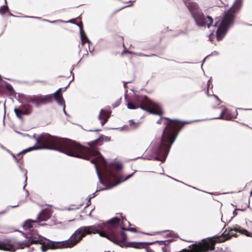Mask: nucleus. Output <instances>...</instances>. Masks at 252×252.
<instances>
[{
	"mask_svg": "<svg viewBox=\"0 0 252 252\" xmlns=\"http://www.w3.org/2000/svg\"><path fill=\"white\" fill-rule=\"evenodd\" d=\"M110 140V137L102 135L95 140L88 142L87 144L90 148H88L68 139L53 136L48 133H42L36 139L37 145L23 150L22 153L39 149H51L64 153L69 156L90 160L91 162L94 164L100 179L101 177L98 170V164L103 163L104 164L103 169L104 174L108 179L114 180L115 182L114 186H116L133 176L135 172L126 177L122 175L118 177L113 168L119 171L123 167L122 164L112 163L110 166L106 164L105 159L96 146L101 145L104 141Z\"/></svg>",
	"mask_w": 252,
	"mask_h": 252,
	"instance_id": "1",
	"label": "nucleus"
},
{
	"mask_svg": "<svg viewBox=\"0 0 252 252\" xmlns=\"http://www.w3.org/2000/svg\"><path fill=\"white\" fill-rule=\"evenodd\" d=\"M126 218L120 219L114 217L105 223L93 225L81 226L78 228L72 234L71 240L66 241L67 247H74L78 244L87 235L98 233L105 237L116 244L123 247H131L136 249L146 248V244L143 242H129L126 243V234L119 229L120 226L123 230L137 232L134 227H125Z\"/></svg>",
	"mask_w": 252,
	"mask_h": 252,
	"instance_id": "2",
	"label": "nucleus"
},
{
	"mask_svg": "<svg viewBox=\"0 0 252 252\" xmlns=\"http://www.w3.org/2000/svg\"><path fill=\"white\" fill-rule=\"evenodd\" d=\"M51 216L50 211L47 209H44L39 214L37 217V220H29L26 221L23 224V228L25 230H29L31 231L28 236L29 238L28 240H25L17 243L18 247L21 249L25 247H29L33 244H39L41 245L40 248L43 252H46L48 249H56L72 248L73 247H67V244L65 243L66 241L71 240L72 235L70 238L66 241L62 242H53L46 239L43 240L42 237L39 235L36 231L33 230V228L38 227L39 224L38 222L41 221H46L48 220Z\"/></svg>",
	"mask_w": 252,
	"mask_h": 252,
	"instance_id": "3",
	"label": "nucleus"
},
{
	"mask_svg": "<svg viewBox=\"0 0 252 252\" xmlns=\"http://www.w3.org/2000/svg\"><path fill=\"white\" fill-rule=\"evenodd\" d=\"M163 120H167L164 124L165 126L163 129L160 144L155 150V153L158 157V159L164 161L174 142L180 131L185 124L188 122H182L176 119H171L167 117H162L158 121V124H161Z\"/></svg>",
	"mask_w": 252,
	"mask_h": 252,
	"instance_id": "4",
	"label": "nucleus"
},
{
	"mask_svg": "<svg viewBox=\"0 0 252 252\" xmlns=\"http://www.w3.org/2000/svg\"><path fill=\"white\" fill-rule=\"evenodd\" d=\"M57 103L63 106L65 108V102L62 94V89H59L54 94L47 95H33L27 98V100L29 103H32L35 105L36 107H39L41 105H45L48 103H52L53 99Z\"/></svg>",
	"mask_w": 252,
	"mask_h": 252,
	"instance_id": "5",
	"label": "nucleus"
},
{
	"mask_svg": "<svg viewBox=\"0 0 252 252\" xmlns=\"http://www.w3.org/2000/svg\"><path fill=\"white\" fill-rule=\"evenodd\" d=\"M219 19L216 18V22L213 25L214 27H217L216 37L218 41L222 40L226 35L229 27L234 21V17H219Z\"/></svg>",
	"mask_w": 252,
	"mask_h": 252,
	"instance_id": "6",
	"label": "nucleus"
},
{
	"mask_svg": "<svg viewBox=\"0 0 252 252\" xmlns=\"http://www.w3.org/2000/svg\"><path fill=\"white\" fill-rule=\"evenodd\" d=\"M216 243L212 238L204 239L190 246V249H184L179 252H208L214 250Z\"/></svg>",
	"mask_w": 252,
	"mask_h": 252,
	"instance_id": "7",
	"label": "nucleus"
},
{
	"mask_svg": "<svg viewBox=\"0 0 252 252\" xmlns=\"http://www.w3.org/2000/svg\"><path fill=\"white\" fill-rule=\"evenodd\" d=\"M138 101L143 104L141 107V109L142 110L160 116L163 115V111L161 107L159 105L152 101L147 96L140 97Z\"/></svg>",
	"mask_w": 252,
	"mask_h": 252,
	"instance_id": "8",
	"label": "nucleus"
},
{
	"mask_svg": "<svg viewBox=\"0 0 252 252\" xmlns=\"http://www.w3.org/2000/svg\"><path fill=\"white\" fill-rule=\"evenodd\" d=\"M233 231L238 232L247 236L252 237V233L251 232L239 226L238 228L233 229L230 228H226L222 235L219 238V241L220 242H223L230 239L232 237H237L236 233H233Z\"/></svg>",
	"mask_w": 252,
	"mask_h": 252,
	"instance_id": "9",
	"label": "nucleus"
},
{
	"mask_svg": "<svg viewBox=\"0 0 252 252\" xmlns=\"http://www.w3.org/2000/svg\"><path fill=\"white\" fill-rule=\"evenodd\" d=\"M184 3L192 16H204L198 4L191 0H185Z\"/></svg>",
	"mask_w": 252,
	"mask_h": 252,
	"instance_id": "10",
	"label": "nucleus"
},
{
	"mask_svg": "<svg viewBox=\"0 0 252 252\" xmlns=\"http://www.w3.org/2000/svg\"><path fill=\"white\" fill-rule=\"evenodd\" d=\"M196 25L199 27H207L212 25L213 20L212 17H193Z\"/></svg>",
	"mask_w": 252,
	"mask_h": 252,
	"instance_id": "11",
	"label": "nucleus"
},
{
	"mask_svg": "<svg viewBox=\"0 0 252 252\" xmlns=\"http://www.w3.org/2000/svg\"><path fill=\"white\" fill-rule=\"evenodd\" d=\"M71 23L76 24L80 29V33L81 36V40L83 43L89 42V39L88 38L84 30L83 27V23L81 21V17H78L76 19H72L70 20Z\"/></svg>",
	"mask_w": 252,
	"mask_h": 252,
	"instance_id": "12",
	"label": "nucleus"
},
{
	"mask_svg": "<svg viewBox=\"0 0 252 252\" xmlns=\"http://www.w3.org/2000/svg\"><path fill=\"white\" fill-rule=\"evenodd\" d=\"M243 0H235L233 5L223 16H234L238 13L242 5Z\"/></svg>",
	"mask_w": 252,
	"mask_h": 252,
	"instance_id": "13",
	"label": "nucleus"
},
{
	"mask_svg": "<svg viewBox=\"0 0 252 252\" xmlns=\"http://www.w3.org/2000/svg\"><path fill=\"white\" fill-rule=\"evenodd\" d=\"M110 111L105 110L104 109L100 110L98 118L100 121L102 126L104 125V124L107 122L110 116Z\"/></svg>",
	"mask_w": 252,
	"mask_h": 252,
	"instance_id": "14",
	"label": "nucleus"
},
{
	"mask_svg": "<svg viewBox=\"0 0 252 252\" xmlns=\"http://www.w3.org/2000/svg\"><path fill=\"white\" fill-rule=\"evenodd\" d=\"M0 250L14 252L15 248L10 240H5L0 242Z\"/></svg>",
	"mask_w": 252,
	"mask_h": 252,
	"instance_id": "15",
	"label": "nucleus"
},
{
	"mask_svg": "<svg viewBox=\"0 0 252 252\" xmlns=\"http://www.w3.org/2000/svg\"><path fill=\"white\" fill-rule=\"evenodd\" d=\"M140 97H145V96L140 95V96H136L134 99V102H128L127 104V108L129 109H135L138 108H140L143 104L142 103H141L138 101V99Z\"/></svg>",
	"mask_w": 252,
	"mask_h": 252,
	"instance_id": "16",
	"label": "nucleus"
},
{
	"mask_svg": "<svg viewBox=\"0 0 252 252\" xmlns=\"http://www.w3.org/2000/svg\"><path fill=\"white\" fill-rule=\"evenodd\" d=\"M217 118L225 120H233L234 117L232 114L228 112L226 109H224L221 111L219 117Z\"/></svg>",
	"mask_w": 252,
	"mask_h": 252,
	"instance_id": "17",
	"label": "nucleus"
},
{
	"mask_svg": "<svg viewBox=\"0 0 252 252\" xmlns=\"http://www.w3.org/2000/svg\"><path fill=\"white\" fill-rule=\"evenodd\" d=\"M25 115H29L32 111V106L29 104L26 103L25 104L21 105L19 107Z\"/></svg>",
	"mask_w": 252,
	"mask_h": 252,
	"instance_id": "18",
	"label": "nucleus"
},
{
	"mask_svg": "<svg viewBox=\"0 0 252 252\" xmlns=\"http://www.w3.org/2000/svg\"><path fill=\"white\" fill-rule=\"evenodd\" d=\"M173 240V239H170L166 241H157V243H159L160 245H164V246L162 248V251L163 252H169V248L168 247V245L169 243L171 242H172Z\"/></svg>",
	"mask_w": 252,
	"mask_h": 252,
	"instance_id": "19",
	"label": "nucleus"
},
{
	"mask_svg": "<svg viewBox=\"0 0 252 252\" xmlns=\"http://www.w3.org/2000/svg\"><path fill=\"white\" fill-rule=\"evenodd\" d=\"M5 0V5H3L0 7V14L3 15V14H5L7 12L9 13L10 16H14V15H13L12 14H11V13L9 12L8 6L7 5L6 0Z\"/></svg>",
	"mask_w": 252,
	"mask_h": 252,
	"instance_id": "20",
	"label": "nucleus"
},
{
	"mask_svg": "<svg viewBox=\"0 0 252 252\" xmlns=\"http://www.w3.org/2000/svg\"><path fill=\"white\" fill-rule=\"evenodd\" d=\"M14 111L15 113L16 116L19 119H21L22 118V116L25 115L24 113L20 109H19L18 107H15L14 109Z\"/></svg>",
	"mask_w": 252,
	"mask_h": 252,
	"instance_id": "21",
	"label": "nucleus"
},
{
	"mask_svg": "<svg viewBox=\"0 0 252 252\" xmlns=\"http://www.w3.org/2000/svg\"><path fill=\"white\" fill-rule=\"evenodd\" d=\"M6 88L10 93L11 95L14 96H16V93L12 86L10 84H7L6 85Z\"/></svg>",
	"mask_w": 252,
	"mask_h": 252,
	"instance_id": "22",
	"label": "nucleus"
},
{
	"mask_svg": "<svg viewBox=\"0 0 252 252\" xmlns=\"http://www.w3.org/2000/svg\"><path fill=\"white\" fill-rule=\"evenodd\" d=\"M120 38L121 39V40L123 41H124V39L122 37H120ZM123 46L124 47V48H125V50L122 52L121 53V55L123 56L125 53H128L129 51L126 50V47H125V44L124 43V42H123Z\"/></svg>",
	"mask_w": 252,
	"mask_h": 252,
	"instance_id": "23",
	"label": "nucleus"
},
{
	"mask_svg": "<svg viewBox=\"0 0 252 252\" xmlns=\"http://www.w3.org/2000/svg\"><path fill=\"white\" fill-rule=\"evenodd\" d=\"M129 124L131 127H134V128L137 127L139 125L138 123H134L132 120L129 121Z\"/></svg>",
	"mask_w": 252,
	"mask_h": 252,
	"instance_id": "24",
	"label": "nucleus"
},
{
	"mask_svg": "<svg viewBox=\"0 0 252 252\" xmlns=\"http://www.w3.org/2000/svg\"><path fill=\"white\" fill-rule=\"evenodd\" d=\"M213 99H214V100L216 101V103L218 104H220V100L219 98V97L217 96L214 95L213 97Z\"/></svg>",
	"mask_w": 252,
	"mask_h": 252,
	"instance_id": "25",
	"label": "nucleus"
},
{
	"mask_svg": "<svg viewBox=\"0 0 252 252\" xmlns=\"http://www.w3.org/2000/svg\"><path fill=\"white\" fill-rule=\"evenodd\" d=\"M146 251L147 252H154L150 248H146Z\"/></svg>",
	"mask_w": 252,
	"mask_h": 252,
	"instance_id": "26",
	"label": "nucleus"
},
{
	"mask_svg": "<svg viewBox=\"0 0 252 252\" xmlns=\"http://www.w3.org/2000/svg\"><path fill=\"white\" fill-rule=\"evenodd\" d=\"M237 210H241V211H244L245 209H236L234 212H233V214L234 215V216H236L237 213Z\"/></svg>",
	"mask_w": 252,
	"mask_h": 252,
	"instance_id": "27",
	"label": "nucleus"
},
{
	"mask_svg": "<svg viewBox=\"0 0 252 252\" xmlns=\"http://www.w3.org/2000/svg\"><path fill=\"white\" fill-rule=\"evenodd\" d=\"M120 103L119 102H117L115 104L113 105V107H115L118 106L119 105Z\"/></svg>",
	"mask_w": 252,
	"mask_h": 252,
	"instance_id": "28",
	"label": "nucleus"
},
{
	"mask_svg": "<svg viewBox=\"0 0 252 252\" xmlns=\"http://www.w3.org/2000/svg\"><path fill=\"white\" fill-rule=\"evenodd\" d=\"M214 36V34L213 33H211L209 35L210 39L211 40V38Z\"/></svg>",
	"mask_w": 252,
	"mask_h": 252,
	"instance_id": "29",
	"label": "nucleus"
},
{
	"mask_svg": "<svg viewBox=\"0 0 252 252\" xmlns=\"http://www.w3.org/2000/svg\"><path fill=\"white\" fill-rule=\"evenodd\" d=\"M91 204V201H90V199L89 200V201H88V203H87V206H89Z\"/></svg>",
	"mask_w": 252,
	"mask_h": 252,
	"instance_id": "30",
	"label": "nucleus"
}]
</instances>
